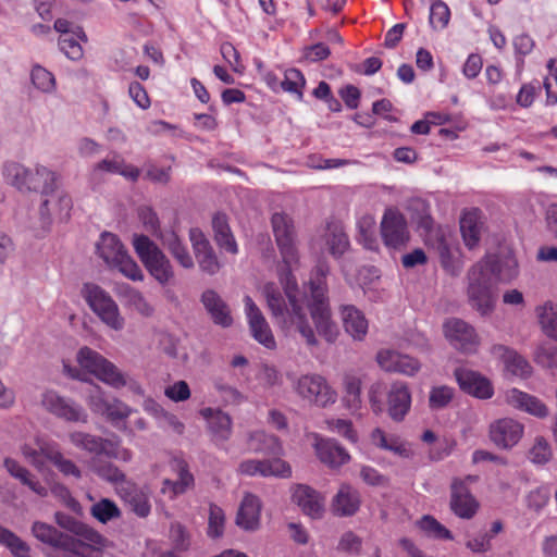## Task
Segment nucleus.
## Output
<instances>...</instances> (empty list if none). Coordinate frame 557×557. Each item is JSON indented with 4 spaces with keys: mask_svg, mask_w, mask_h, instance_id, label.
<instances>
[{
    "mask_svg": "<svg viewBox=\"0 0 557 557\" xmlns=\"http://www.w3.org/2000/svg\"><path fill=\"white\" fill-rule=\"evenodd\" d=\"M0 544L7 546L15 557H30L25 542L0 524Z\"/></svg>",
    "mask_w": 557,
    "mask_h": 557,
    "instance_id": "46",
    "label": "nucleus"
},
{
    "mask_svg": "<svg viewBox=\"0 0 557 557\" xmlns=\"http://www.w3.org/2000/svg\"><path fill=\"white\" fill-rule=\"evenodd\" d=\"M96 473L112 483H119L125 481V474L113 463H106L96 468Z\"/></svg>",
    "mask_w": 557,
    "mask_h": 557,
    "instance_id": "62",
    "label": "nucleus"
},
{
    "mask_svg": "<svg viewBox=\"0 0 557 557\" xmlns=\"http://www.w3.org/2000/svg\"><path fill=\"white\" fill-rule=\"evenodd\" d=\"M292 500L304 513L312 519H319L324 508V498L322 495L306 484H295L292 486Z\"/></svg>",
    "mask_w": 557,
    "mask_h": 557,
    "instance_id": "19",
    "label": "nucleus"
},
{
    "mask_svg": "<svg viewBox=\"0 0 557 557\" xmlns=\"http://www.w3.org/2000/svg\"><path fill=\"white\" fill-rule=\"evenodd\" d=\"M548 74L544 79V88L546 90L547 102L557 103V60L548 62Z\"/></svg>",
    "mask_w": 557,
    "mask_h": 557,
    "instance_id": "56",
    "label": "nucleus"
},
{
    "mask_svg": "<svg viewBox=\"0 0 557 557\" xmlns=\"http://www.w3.org/2000/svg\"><path fill=\"white\" fill-rule=\"evenodd\" d=\"M359 242L369 250L377 246L375 237V222L371 216H364L358 222Z\"/></svg>",
    "mask_w": 557,
    "mask_h": 557,
    "instance_id": "50",
    "label": "nucleus"
},
{
    "mask_svg": "<svg viewBox=\"0 0 557 557\" xmlns=\"http://www.w3.org/2000/svg\"><path fill=\"white\" fill-rule=\"evenodd\" d=\"M292 475L290 466L281 458L263 460L261 476L289 478Z\"/></svg>",
    "mask_w": 557,
    "mask_h": 557,
    "instance_id": "52",
    "label": "nucleus"
},
{
    "mask_svg": "<svg viewBox=\"0 0 557 557\" xmlns=\"http://www.w3.org/2000/svg\"><path fill=\"white\" fill-rule=\"evenodd\" d=\"M437 252L440 256V262L442 268L451 276H457L460 274L463 263L459 256H457L458 251H454L449 245L446 243L444 238H441L437 243Z\"/></svg>",
    "mask_w": 557,
    "mask_h": 557,
    "instance_id": "39",
    "label": "nucleus"
},
{
    "mask_svg": "<svg viewBox=\"0 0 557 557\" xmlns=\"http://www.w3.org/2000/svg\"><path fill=\"white\" fill-rule=\"evenodd\" d=\"M506 263L510 269L509 273H503L500 261L496 256H487L474 264L468 273V297L473 308L482 314L493 309L494 294L493 283L495 280H510L517 274V262L515 259H507Z\"/></svg>",
    "mask_w": 557,
    "mask_h": 557,
    "instance_id": "3",
    "label": "nucleus"
},
{
    "mask_svg": "<svg viewBox=\"0 0 557 557\" xmlns=\"http://www.w3.org/2000/svg\"><path fill=\"white\" fill-rule=\"evenodd\" d=\"M534 357L542 367L557 369V344H542L537 347Z\"/></svg>",
    "mask_w": 557,
    "mask_h": 557,
    "instance_id": "54",
    "label": "nucleus"
},
{
    "mask_svg": "<svg viewBox=\"0 0 557 557\" xmlns=\"http://www.w3.org/2000/svg\"><path fill=\"white\" fill-rule=\"evenodd\" d=\"M97 252L99 257L111 268L125 252V248L112 233L104 232L97 243Z\"/></svg>",
    "mask_w": 557,
    "mask_h": 557,
    "instance_id": "32",
    "label": "nucleus"
},
{
    "mask_svg": "<svg viewBox=\"0 0 557 557\" xmlns=\"http://www.w3.org/2000/svg\"><path fill=\"white\" fill-rule=\"evenodd\" d=\"M523 433V424L511 418L497 419L488 428L490 440L500 449L515 447L522 438Z\"/></svg>",
    "mask_w": 557,
    "mask_h": 557,
    "instance_id": "14",
    "label": "nucleus"
},
{
    "mask_svg": "<svg viewBox=\"0 0 557 557\" xmlns=\"http://www.w3.org/2000/svg\"><path fill=\"white\" fill-rule=\"evenodd\" d=\"M326 244L334 257H341L348 248L349 240L346 233L338 226H329Z\"/></svg>",
    "mask_w": 557,
    "mask_h": 557,
    "instance_id": "45",
    "label": "nucleus"
},
{
    "mask_svg": "<svg viewBox=\"0 0 557 557\" xmlns=\"http://www.w3.org/2000/svg\"><path fill=\"white\" fill-rule=\"evenodd\" d=\"M128 94L139 108L147 109L150 106L149 96L140 83H131L128 87Z\"/></svg>",
    "mask_w": 557,
    "mask_h": 557,
    "instance_id": "63",
    "label": "nucleus"
},
{
    "mask_svg": "<svg viewBox=\"0 0 557 557\" xmlns=\"http://www.w3.org/2000/svg\"><path fill=\"white\" fill-rule=\"evenodd\" d=\"M443 331L449 344L461 352H475L480 345L474 327L461 319L451 318L446 320Z\"/></svg>",
    "mask_w": 557,
    "mask_h": 557,
    "instance_id": "12",
    "label": "nucleus"
},
{
    "mask_svg": "<svg viewBox=\"0 0 557 557\" xmlns=\"http://www.w3.org/2000/svg\"><path fill=\"white\" fill-rule=\"evenodd\" d=\"M77 362L83 369L114 388H121L128 384L125 375L111 361L89 347L85 346L79 349Z\"/></svg>",
    "mask_w": 557,
    "mask_h": 557,
    "instance_id": "9",
    "label": "nucleus"
},
{
    "mask_svg": "<svg viewBox=\"0 0 557 557\" xmlns=\"http://www.w3.org/2000/svg\"><path fill=\"white\" fill-rule=\"evenodd\" d=\"M189 239L200 270L209 275L218 273L221 263L201 230L190 228Z\"/></svg>",
    "mask_w": 557,
    "mask_h": 557,
    "instance_id": "18",
    "label": "nucleus"
},
{
    "mask_svg": "<svg viewBox=\"0 0 557 557\" xmlns=\"http://www.w3.org/2000/svg\"><path fill=\"white\" fill-rule=\"evenodd\" d=\"M449 18L450 10L444 1L436 0L432 3L430 9V24L433 28H445L448 25Z\"/></svg>",
    "mask_w": 557,
    "mask_h": 557,
    "instance_id": "51",
    "label": "nucleus"
},
{
    "mask_svg": "<svg viewBox=\"0 0 557 557\" xmlns=\"http://www.w3.org/2000/svg\"><path fill=\"white\" fill-rule=\"evenodd\" d=\"M262 504L258 496L246 493L240 502L235 522H259Z\"/></svg>",
    "mask_w": 557,
    "mask_h": 557,
    "instance_id": "41",
    "label": "nucleus"
},
{
    "mask_svg": "<svg viewBox=\"0 0 557 557\" xmlns=\"http://www.w3.org/2000/svg\"><path fill=\"white\" fill-rule=\"evenodd\" d=\"M134 249L150 275L160 284H168L174 276L173 267L160 248L146 235H134Z\"/></svg>",
    "mask_w": 557,
    "mask_h": 557,
    "instance_id": "6",
    "label": "nucleus"
},
{
    "mask_svg": "<svg viewBox=\"0 0 557 557\" xmlns=\"http://www.w3.org/2000/svg\"><path fill=\"white\" fill-rule=\"evenodd\" d=\"M381 236L386 247L399 249L409 242L410 234L405 216L395 209H387L381 222Z\"/></svg>",
    "mask_w": 557,
    "mask_h": 557,
    "instance_id": "13",
    "label": "nucleus"
},
{
    "mask_svg": "<svg viewBox=\"0 0 557 557\" xmlns=\"http://www.w3.org/2000/svg\"><path fill=\"white\" fill-rule=\"evenodd\" d=\"M71 443L89 454L104 455L123 462H128L133 458V453L121 445V440L103 438L85 432H72L69 435Z\"/></svg>",
    "mask_w": 557,
    "mask_h": 557,
    "instance_id": "7",
    "label": "nucleus"
},
{
    "mask_svg": "<svg viewBox=\"0 0 557 557\" xmlns=\"http://www.w3.org/2000/svg\"><path fill=\"white\" fill-rule=\"evenodd\" d=\"M91 516L98 522H107L120 517V509L116 504L108 498H102L91 507Z\"/></svg>",
    "mask_w": 557,
    "mask_h": 557,
    "instance_id": "48",
    "label": "nucleus"
},
{
    "mask_svg": "<svg viewBox=\"0 0 557 557\" xmlns=\"http://www.w3.org/2000/svg\"><path fill=\"white\" fill-rule=\"evenodd\" d=\"M450 507L461 519H471L479 509V503L461 480L455 479L451 483Z\"/></svg>",
    "mask_w": 557,
    "mask_h": 557,
    "instance_id": "22",
    "label": "nucleus"
},
{
    "mask_svg": "<svg viewBox=\"0 0 557 557\" xmlns=\"http://www.w3.org/2000/svg\"><path fill=\"white\" fill-rule=\"evenodd\" d=\"M172 468L177 471V480H164L162 493L168 494L170 498L184 494L189 487L194 485V475L188 470L187 462L182 458H173L171 461Z\"/></svg>",
    "mask_w": 557,
    "mask_h": 557,
    "instance_id": "24",
    "label": "nucleus"
},
{
    "mask_svg": "<svg viewBox=\"0 0 557 557\" xmlns=\"http://www.w3.org/2000/svg\"><path fill=\"white\" fill-rule=\"evenodd\" d=\"M539 323L545 335L557 341V308L552 301L536 307Z\"/></svg>",
    "mask_w": 557,
    "mask_h": 557,
    "instance_id": "42",
    "label": "nucleus"
},
{
    "mask_svg": "<svg viewBox=\"0 0 557 557\" xmlns=\"http://www.w3.org/2000/svg\"><path fill=\"white\" fill-rule=\"evenodd\" d=\"M552 450L545 438L539 437L530 450V459L534 463L543 465L549 460Z\"/></svg>",
    "mask_w": 557,
    "mask_h": 557,
    "instance_id": "58",
    "label": "nucleus"
},
{
    "mask_svg": "<svg viewBox=\"0 0 557 557\" xmlns=\"http://www.w3.org/2000/svg\"><path fill=\"white\" fill-rule=\"evenodd\" d=\"M128 504L132 510L139 518H146L150 512V504L148 497L141 492H136L133 495H131Z\"/></svg>",
    "mask_w": 557,
    "mask_h": 557,
    "instance_id": "60",
    "label": "nucleus"
},
{
    "mask_svg": "<svg viewBox=\"0 0 557 557\" xmlns=\"http://www.w3.org/2000/svg\"><path fill=\"white\" fill-rule=\"evenodd\" d=\"M2 173L7 183L21 191H35L48 196L57 190V173L44 165H36L30 170L16 162H8L3 165Z\"/></svg>",
    "mask_w": 557,
    "mask_h": 557,
    "instance_id": "4",
    "label": "nucleus"
},
{
    "mask_svg": "<svg viewBox=\"0 0 557 557\" xmlns=\"http://www.w3.org/2000/svg\"><path fill=\"white\" fill-rule=\"evenodd\" d=\"M201 301L215 324L230 326L233 322L228 307L212 289L203 292Z\"/></svg>",
    "mask_w": 557,
    "mask_h": 557,
    "instance_id": "29",
    "label": "nucleus"
},
{
    "mask_svg": "<svg viewBox=\"0 0 557 557\" xmlns=\"http://www.w3.org/2000/svg\"><path fill=\"white\" fill-rule=\"evenodd\" d=\"M327 428L343 435L348 441L355 443L358 440L357 433L352 428V423L345 419H332L326 421Z\"/></svg>",
    "mask_w": 557,
    "mask_h": 557,
    "instance_id": "57",
    "label": "nucleus"
},
{
    "mask_svg": "<svg viewBox=\"0 0 557 557\" xmlns=\"http://www.w3.org/2000/svg\"><path fill=\"white\" fill-rule=\"evenodd\" d=\"M42 407L54 417L67 422L86 423L88 414L85 409L74 400L61 396L55 391H46L41 396Z\"/></svg>",
    "mask_w": 557,
    "mask_h": 557,
    "instance_id": "11",
    "label": "nucleus"
},
{
    "mask_svg": "<svg viewBox=\"0 0 557 557\" xmlns=\"http://www.w3.org/2000/svg\"><path fill=\"white\" fill-rule=\"evenodd\" d=\"M493 354L503 358L507 371L518 376H528L531 373L529 362L516 351L503 345L493 347Z\"/></svg>",
    "mask_w": 557,
    "mask_h": 557,
    "instance_id": "34",
    "label": "nucleus"
},
{
    "mask_svg": "<svg viewBox=\"0 0 557 557\" xmlns=\"http://www.w3.org/2000/svg\"><path fill=\"white\" fill-rule=\"evenodd\" d=\"M360 505L359 494L348 485H343L333 500V510L345 517L354 515Z\"/></svg>",
    "mask_w": 557,
    "mask_h": 557,
    "instance_id": "37",
    "label": "nucleus"
},
{
    "mask_svg": "<svg viewBox=\"0 0 557 557\" xmlns=\"http://www.w3.org/2000/svg\"><path fill=\"white\" fill-rule=\"evenodd\" d=\"M164 248L169 250L172 257L185 269L194 268V259L188 251V248L182 239L178 237L176 232L172 228L163 230L159 234Z\"/></svg>",
    "mask_w": 557,
    "mask_h": 557,
    "instance_id": "25",
    "label": "nucleus"
},
{
    "mask_svg": "<svg viewBox=\"0 0 557 557\" xmlns=\"http://www.w3.org/2000/svg\"><path fill=\"white\" fill-rule=\"evenodd\" d=\"M77 38L87 41V37L81 27L74 34L60 35L59 47L61 51L71 60H78L83 57V48Z\"/></svg>",
    "mask_w": 557,
    "mask_h": 557,
    "instance_id": "43",
    "label": "nucleus"
},
{
    "mask_svg": "<svg viewBox=\"0 0 557 557\" xmlns=\"http://www.w3.org/2000/svg\"><path fill=\"white\" fill-rule=\"evenodd\" d=\"M306 79L304 74L297 69H288L284 73V79L281 81V88L290 94L298 95V98H302V88L305 87Z\"/></svg>",
    "mask_w": 557,
    "mask_h": 557,
    "instance_id": "47",
    "label": "nucleus"
},
{
    "mask_svg": "<svg viewBox=\"0 0 557 557\" xmlns=\"http://www.w3.org/2000/svg\"><path fill=\"white\" fill-rule=\"evenodd\" d=\"M455 376L460 388L471 396L488 399L494 394L491 382L475 371L459 368L455 370Z\"/></svg>",
    "mask_w": 557,
    "mask_h": 557,
    "instance_id": "20",
    "label": "nucleus"
},
{
    "mask_svg": "<svg viewBox=\"0 0 557 557\" xmlns=\"http://www.w3.org/2000/svg\"><path fill=\"white\" fill-rule=\"evenodd\" d=\"M343 325L354 339L362 341L368 333V320L362 311L352 305H345L341 309Z\"/></svg>",
    "mask_w": 557,
    "mask_h": 557,
    "instance_id": "27",
    "label": "nucleus"
},
{
    "mask_svg": "<svg viewBox=\"0 0 557 557\" xmlns=\"http://www.w3.org/2000/svg\"><path fill=\"white\" fill-rule=\"evenodd\" d=\"M376 361L385 372L406 376H413L421 369V362L417 358L393 349H381L376 355Z\"/></svg>",
    "mask_w": 557,
    "mask_h": 557,
    "instance_id": "16",
    "label": "nucleus"
},
{
    "mask_svg": "<svg viewBox=\"0 0 557 557\" xmlns=\"http://www.w3.org/2000/svg\"><path fill=\"white\" fill-rule=\"evenodd\" d=\"M111 268L117 269L132 281H141L144 278L139 265L128 256L127 251Z\"/></svg>",
    "mask_w": 557,
    "mask_h": 557,
    "instance_id": "53",
    "label": "nucleus"
},
{
    "mask_svg": "<svg viewBox=\"0 0 557 557\" xmlns=\"http://www.w3.org/2000/svg\"><path fill=\"white\" fill-rule=\"evenodd\" d=\"M372 443L385 450H389L403 458H409L412 451L407 443L397 435H387L383 430L375 429L371 433Z\"/></svg>",
    "mask_w": 557,
    "mask_h": 557,
    "instance_id": "33",
    "label": "nucleus"
},
{
    "mask_svg": "<svg viewBox=\"0 0 557 557\" xmlns=\"http://www.w3.org/2000/svg\"><path fill=\"white\" fill-rule=\"evenodd\" d=\"M69 524H33L32 531L40 542L55 548L57 557H102L108 540L94 530L79 533ZM77 527L78 524H71Z\"/></svg>",
    "mask_w": 557,
    "mask_h": 557,
    "instance_id": "2",
    "label": "nucleus"
},
{
    "mask_svg": "<svg viewBox=\"0 0 557 557\" xmlns=\"http://www.w3.org/2000/svg\"><path fill=\"white\" fill-rule=\"evenodd\" d=\"M165 396L173 401H184L190 397V389L185 381H178L171 386H168L164 392Z\"/></svg>",
    "mask_w": 557,
    "mask_h": 557,
    "instance_id": "61",
    "label": "nucleus"
},
{
    "mask_svg": "<svg viewBox=\"0 0 557 557\" xmlns=\"http://www.w3.org/2000/svg\"><path fill=\"white\" fill-rule=\"evenodd\" d=\"M4 467L13 478L20 480L22 484L28 486L34 493L41 497L47 496L48 490L39 481L35 480L30 472L16 460L5 458Z\"/></svg>",
    "mask_w": 557,
    "mask_h": 557,
    "instance_id": "38",
    "label": "nucleus"
},
{
    "mask_svg": "<svg viewBox=\"0 0 557 557\" xmlns=\"http://www.w3.org/2000/svg\"><path fill=\"white\" fill-rule=\"evenodd\" d=\"M331 54L329 46L323 42H318L307 47L304 51V57L310 62H319L329 58Z\"/></svg>",
    "mask_w": 557,
    "mask_h": 557,
    "instance_id": "64",
    "label": "nucleus"
},
{
    "mask_svg": "<svg viewBox=\"0 0 557 557\" xmlns=\"http://www.w3.org/2000/svg\"><path fill=\"white\" fill-rule=\"evenodd\" d=\"M271 222L284 264L280 271V281L284 286L287 298L286 302L273 283L264 286L263 293L272 314L283 330L289 332L294 327L305 339L308 347H315L318 339L308 322L307 307L319 335L324 337L326 342L334 343L338 336V329L331 317L325 283L326 267L324 264L317 265L315 276L310 278L309 282L310 299L307 300L306 296L298 290L296 278L292 273L299 261L293 222L284 213H274Z\"/></svg>",
    "mask_w": 557,
    "mask_h": 557,
    "instance_id": "1",
    "label": "nucleus"
},
{
    "mask_svg": "<svg viewBox=\"0 0 557 557\" xmlns=\"http://www.w3.org/2000/svg\"><path fill=\"white\" fill-rule=\"evenodd\" d=\"M245 311L252 337L268 349H274L276 342L269 323L251 297L246 296Z\"/></svg>",
    "mask_w": 557,
    "mask_h": 557,
    "instance_id": "17",
    "label": "nucleus"
},
{
    "mask_svg": "<svg viewBox=\"0 0 557 557\" xmlns=\"http://www.w3.org/2000/svg\"><path fill=\"white\" fill-rule=\"evenodd\" d=\"M507 403L516 409L523 410L537 418L547 416V407L536 397L512 388L506 393Z\"/></svg>",
    "mask_w": 557,
    "mask_h": 557,
    "instance_id": "26",
    "label": "nucleus"
},
{
    "mask_svg": "<svg viewBox=\"0 0 557 557\" xmlns=\"http://www.w3.org/2000/svg\"><path fill=\"white\" fill-rule=\"evenodd\" d=\"M454 397V389L448 386L433 387L430 392L429 404L432 409L446 407Z\"/></svg>",
    "mask_w": 557,
    "mask_h": 557,
    "instance_id": "55",
    "label": "nucleus"
},
{
    "mask_svg": "<svg viewBox=\"0 0 557 557\" xmlns=\"http://www.w3.org/2000/svg\"><path fill=\"white\" fill-rule=\"evenodd\" d=\"M411 407V394L407 383L396 381L387 393V413L395 422H401Z\"/></svg>",
    "mask_w": 557,
    "mask_h": 557,
    "instance_id": "21",
    "label": "nucleus"
},
{
    "mask_svg": "<svg viewBox=\"0 0 557 557\" xmlns=\"http://www.w3.org/2000/svg\"><path fill=\"white\" fill-rule=\"evenodd\" d=\"M30 78L33 85L44 92H51L55 89V78L53 74L40 65L33 67Z\"/></svg>",
    "mask_w": 557,
    "mask_h": 557,
    "instance_id": "49",
    "label": "nucleus"
},
{
    "mask_svg": "<svg viewBox=\"0 0 557 557\" xmlns=\"http://www.w3.org/2000/svg\"><path fill=\"white\" fill-rule=\"evenodd\" d=\"M95 169L120 174L132 181H136L139 177V170L133 165H126L124 160L117 154H114L112 158L103 159L97 163Z\"/></svg>",
    "mask_w": 557,
    "mask_h": 557,
    "instance_id": "40",
    "label": "nucleus"
},
{
    "mask_svg": "<svg viewBox=\"0 0 557 557\" xmlns=\"http://www.w3.org/2000/svg\"><path fill=\"white\" fill-rule=\"evenodd\" d=\"M248 448L253 453H262L269 456H278L283 451V447L278 438L274 435H269L263 431H256L250 434Z\"/></svg>",
    "mask_w": 557,
    "mask_h": 557,
    "instance_id": "35",
    "label": "nucleus"
},
{
    "mask_svg": "<svg viewBox=\"0 0 557 557\" xmlns=\"http://www.w3.org/2000/svg\"><path fill=\"white\" fill-rule=\"evenodd\" d=\"M315 451L321 462L331 468L341 467L350 459L349 454L332 440H317Z\"/></svg>",
    "mask_w": 557,
    "mask_h": 557,
    "instance_id": "28",
    "label": "nucleus"
},
{
    "mask_svg": "<svg viewBox=\"0 0 557 557\" xmlns=\"http://www.w3.org/2000/svg\"><path fill=\"white\" fill-rule=\"evenodd\" d=\"M22 454L25 459L41 471L46 461H50L64 476H74L75 479L82 478V471L71 460L63 456L57 443L49 442L42 438L35 440V446L25 444L22 446Z\"/></svg>",
    "mask_w": 557,
    "mask_h": 557,
    "instance_id": "5",
    "label": "nucleus"
},
{
    "mask_svg": "<svg viewBox=\"0 0 557 557\" xmlns=\"http://www.w3.org/2000/svg\"><path fill=\"white\" fill-rule=\"evenodd\" d=\"M215 443L226 442L232 434V419L220 409L205 408L200 411Z\"/></svg>",
    "mask_w": 557,
    "mask_h": 557,
    "instance_id": "23",
    "label": "nucleus"
},
{
    "mask_svg": "<svg viewBox=\"0 0 557 557\" xmlns=\"http://www.w3.org/2000/svg\"><path fill=\"white\" fill-rule=\"evenodd\" d=\"M297 395L311 405L325 408L335 404L336 391L320 374L311 373L299 376L294 383Z\"/></svg>",
    "mask_w": 557,
    "mask_h": 557,
    "instance_id": "10",
    "label": "nucleus"
},
{
    "mask_svg": "<svg viewBox=\"0 0 557 557\" xmlns=\"http://www.w3.org/2000/svg\"><path fill=\"white\" fill-rule=\"evenodd\" d=\"M115 292L126 306L135 309L145 317L152 314L153 308L148 304L144 295L131 285L120 284L116 286Z\"/></svg>",
    "mask_w": 557,
    "mask_h": 557,
    "instance_id": "36",
    "label": "nucleus"
},
{
    "mask_svg": "<svg viewBox=\"0 0 557 557\" xmlns=\"http://www.w3.org/2000/svg\"><path fill=\"white\" fill-rule=\"evenodd\" d=\"M345 406L352 411L361 407V380L355 375H346L344 379Z\"/></svg>",
    "mask_w": 557,
    "mask_h": 557,
    "instance_id": "44",
    "label": "nucleus"
},
{
    "mask_svg": "<svg viewBox=\"0 0 557 557\" xmlns=\"http://www.w3.org/2000/svg\"><path fill=\"white\" fill-rule=\"evenodd\" d=\"M482 231L481 212L479 209L465 211L460 218V232L463 242L470 249L480 242Z\"/></svg>",
    "mask_w": 557,
    "mask_h": 557,
    "instance_id": "30",
    "label": "nucleus"
},
{
    "mask_svg": "<svg viewBox=\"0 0 557 557\" xmlns=\"http://www.w3.org/2000/svg\"><path fill=\"white\" fill-rule=\"evenodd\" d=\"M212 227L218 246L232 255L238 253L237 243L231 232L227 216L224 213L213 215Z\"/></svg>",
    "mask_w": 557,
    "mask_h": 557,
    "instance_id": "31",
    "label": "nucleus"
},
{
    "mask_svg": "<svg viewBox=\"0 0 557 557\" xmlns=\"http://www.w3.org/2000/svg\"><path fill=\"white\" fill-rule=\"evenodd\" d=\"M83 296L90 309L107 326L114 331L123 330L125 320L121 315L116 302L104 289L96 284L87 283L83 287Z\"/></svg>",
    "mask_w": 557,
    "mask_h": 557,
    "instance_id": "8",
    "label": "nucleus"
},
{
    "mask_svg": "<svg viewBox=\"0 0 557 557\" xmlns=\"http://www.w3.org/2000/svg\"><path fill=\"white\" fill-rule=\"evenodd\" d=\"M88 405L92 412L104 417L112 425L119 428V424L125 421L132 413V408L120 399H107L103 393L97 391L89 396Z\"/></svg>",
    "mask_w": 557,
    "mask_h": 557,
    "instance_id": "15",
    "label": "nucleus"
},
{
    "mask_svg": "<svg viewBox=\"0 0 557 557\" xmlns=\"http://www.w3.org/2000/svg\"><path fill=\"white\" fill-rule=\"evenodd\" d=\"M138 216L147 231L151 232L159 238L160 230L159 219L157 213L150 207H141L138 210Z\"/></svg>",
    "mask_w": 557,
    "mask_h": 557,
    "instance_id": "59",
    "label": "nucleus"
}]
</instances>
